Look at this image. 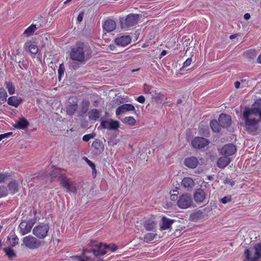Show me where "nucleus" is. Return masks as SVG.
<instances>
[{
	"mask_svg": "<svg viewBox=\"0 0 261 261\" xmlns=\"http://www.w3.org/2000/svg\"><path fill=\"white\" fill-rule=\"evenodd\" d=\"M91 54L92 50L89 46L79 42L71 49L70 57L73 60L84 62L91 58Z\"/></svg>",
	"mask_w": 261,
	"mask_h": 261,
	"instance_id": "1",
	"label": "nucleus"
},
{
	"mask_svg": "<svg viewBox=\"0 0 261 261\" xmlns=\"http://www.w3.org/2000/svg\"><path fill=\"white\" fill-rule=\"evenodd\" d=\"M255 116L250 113L249 111L244 110L243 114V119L244 120V126L246 130L253 135L257 134L258 125L260 119H257Z\"/></svg>",
	"mask_w": 261,
	"mask_h": 261,
	"instance_id": "2",
	"label": "nucleus"
},
{
	"mask_svg": "<svg viewBox=\"0 0 261 261\" xmlns=\"http://www.w3.org/2000/svg\"><path fill=\"white\" fill-rule=\"evenodd\" d=\"M91 246L94 248H91L90 249L87 248L85 252H92V254L94 256L106 254L107 253L105 250L106 249H109L112 252H114L118 249V247L114 244H107L100 243L91 245Z\"/></svg>",
	"mask_w": 261,
	"mask_h": 261,
	"instance_id": "3",
	"label": "nucleus"
},
{
	"mask_svg": "<svg viewBox=\"0 0 261 261\" xmlns=\"http://www.w3.org/2000/svg\"><path fill=\"white\" fill-rule=\"evenodd\" d=\"M244 254L248 260L256 261L261 257V243L255 244L252 248L247 249Z\"/></svg>",
	"mask_w": 261,
	"mask_h": 261,
	"instance_id": "4",
	"label": "nucleus"
},
{
	"mask_svg": "<svg viewBox=\"0 0 261 261\" xmlns=\"http://www.w3.org/2000/svg\"><path fill=\"white\" fill-rule=\"evenodd\" d=\"M61 185L65 189L66 192L69 194H75L78 190V185L70 179L65 176L60 177Z\"/></svg>",
	"mask_w": 261,
	"mask_h": 261,
	"instance_id": "5",
	"label": "nucleus"
},
{
	"mask_svg": "<svg viewBox=\"0 0 261 261\" xmlns=\"http://www.w3.org/2000/svg\"><path fill=\"white\" fill-rule=\"evenodd\" d=\"M49 226L48 224L40 223L33 229V233L40 239H44L48 234Z\"/></svg>",
	"mask_w": 261,
	"mask_h": 261,
	"instance_id": "6",
	"label": "nucleus"
},
{
	"mask_svg": "<svg viewBox=\"0 0 261 261\" xmlns=\"http://www.w3.org/2000/svg\"><path fill=\"white\" fill-rule=\"evenodd\" d=\"M140 15L131 13L128 14L124 19L120 20L121 27L126 29L134 26L139 20Z\"/></svg>",
	"mask_w": 261,
	"mask_h": 261,
	"instance_id": "7",
	"label": "nucleus"
},
{
	"mask_svg": "<svg viewBox=\"0 0 261 261\" xmlns=\"http://www.w3.org/2000/svg\"><path fill=\"white\" fill-rule=\"evenodd\" d=\"M193 200L191 196L185 193L179 196L177 201V206L182 209H186L192 206Z\"/></svg>",
	"mask_w": 261,
	"mask_h": 261,
	"instance_id": "8",
	"label": "nucleus"
},
{
	"mask_svg": "<svg viewBox=\"0 0 261 261\" xmlns=\"http://www.w3.org/2000/svg\"><path fill=\"white\" fill-rule=\"evenodd\" d=\"M22 241L26 247L30 249H37L41 244L40 240L31 235L24 237L22 239Z\"/></svg>",
	"mask_w": 261,
	"mask_h": 261,
	"instance_id": "9",
	"label": "nucleus"
},
{
	"mask_svg": "<svg viewBox=\"0 0 261 261\" xmlns=\"http://www.w3.org/2000/svg\"><path fill=\"white\" fill-rule=\"evenodd\" d=\"M78 98L76 96H71L68 98L66 110L67 114L72 116L77 110Z\"/></svg>",
	"mask_w": 261,
	"mask_h": 261,
	"instance_id": "10",
	"label": "nucleus"
},
{
	"mask_svg": "<svg viewBox=\"0 0 261 261\" xmlns=\"http://www.w3.org/2000/svg\"><path fill=\"white\" fill-rule=\"evenodd\" d=\"M35 219H31L29 221H24L21 222L19 225L18 228L19 232L22 236H24L29 233L33 226H34Z\"/></svg>",
	"mask_w": 261,
	"mask_h": 261,
	"instance_id": "11",
	"label": "nucleus"
},
{
	"mask_svg": "<svg viewBox=\"0 0 261 261\" xmlns=\"http://www.w3.org/2000/svg\"><path fill=\"white\" fill-rule=\"evenodd\" d=\"M210 143V141L203 137H195L191 141L192 146L196 149L204 148Z\"/></svg>",
	"mask_w": 261,
	"mask_h": 261,
	"instance_id": "12",
	"label": "nucleus"
},
{
	"mask_svg": "<svg viewBox=\"0 0 261 261\" xmlns=\"http://www.w3.org/2000/svg\"><path fill=\"white\" fill-rule=\"evenodd\" d=\"M100 127L109 130H116L119 127V122L118 121L112 119L102 121L100 123Z\"/></svg>",
	"mask_w": 261,
	"mask_h": 261,
	"instance_id": "13",
	"label": "nucleus"
},
{
	"mask_svg": "<svg viewBox=\"0 0 261 261\" xmlns=\"http://www.w3.org/2000/svg\"><path fill=\"white\" fill-rule=\"evenodd\" d=\"M237 151L235 145L229 143L225 145L221 150L222 154L225 156H230L234 154Z\"/></svg>",
	"mask_w": 261,
	"mask_h": 261,
	"instance_id": "14",
	"label": "nucleus"
},
{
	"mask_svg": "<svg viewBox=\"0 0 261 261\" xmlns=\"http://www.w3.org/2000/svg\"><path fill=\"white\" fill-rule=\"evenodd\" d=\"M246 111H249L255 116H259L261 119V100H257L252 108H245Z\"/></svg>",
	"mask_w": 261,
	"mask_h": 261,
	"instance_id": "15",
	"label": "nucleus"
},
{
	"mask_svg": "<svg viewBox=\"0 0 261 261\" xmlns=\"http://www.w3.org/2000/svg\"><path fill=\"white\" fill-rule=\"evenodd\" d=\"M86 249L83 250V256L76 255L72 257L76 259L77 261H94L92 257H94L92 252H85ZM96 261H105L104 259L102 258H98Z\"/></svg>",
	"mask_w": 261,
	"mask_h": 261,
	"instance_id": "16",
	"label": "nucleus"
},
{
	"mask_svg": "<svg viewBox=\"0 0 261 261\" xmlns=\"http://www.w3.org/2000/svg\"><path fill=\"white\" fill-rule=\"evenodd\" d=\"M218 120L220 125L223 128H227L229 127L231 123L230 116L223 113L219 115Z\"/></svg>",
	"mask_w": 261,
	"mask_h": 261,
	"instance_id": "17",
	"label": "nucleus"
},
{
	"mask_svg": "<svg viewBox=\"0 0 261 261\" xmlns=\"http://www.w3.org/2000/svg\"><path fill=\"white\" fill-rule=\"evenodd\" d=\"M135 108L134 106L130 103L123 104L118 107L116 110V116H119L122 114L125 113L128 111H134Z\"/></svg>",
	"mask_w": 261,
	"mask_h": 261,
	"instance_id": "18",
	"label": "nucleus"
},
{
	"mask_svg": "<svg viewBox=\"0 0 261 261\" xmlns=\"http://www.w3.org/2000/svg\"><path fill=\"white\" fill-rule=\"evenodd\" d=\"M205 192L201 189H196L193 195L194 199L197 203L203 202L205 199Z\"/></svg>",
	"mask_w": 261,
	"mask_h": 261,
	"instance_id": "19",
	"label": "nucleus"
},
{
	"mask_svg": "<svg viewBox=\"0 0 261 261\" xmlns=\"http://www.w3.org/2000/svg\"><path fill=\"white\" fill-rule=\"evenodd\" d=\"M116 23L112 19H107L102 24V28L106 32L109 33L116 29Z\"/></svg>",
	"mask_w": 261,
	"mask_h": 261,
	"instance_id": "20",
	"label": "nucleus"
},
{
	"mask_svg": "<svg viewBox=\"0 0 261 261\" xmlns=\"http://www.w3.org/2000/svg\"><path fill=\"white\" fill-rule=\"evenodd\" d=\"M174 221V220L167 218L165 216L163 217L160 223V230H164L170 228Z\"/></svg>",
	"mask_w": 261,
	"mask_h": 261,
	"instance_id": "21",
	"label": "nucleus"
},
{
	"mask_svg": "<svg viewBox=\"0 0 261 261\" xmlns=\"http://www.w3.org/2000/svg\"><path fill=\"white\" fill-rule=\"evenodd\" d=\"M184 164L189 168L194 169L198 165V161L196 157L192 156L186 158L184 160Z\"/></svg>",
	"mask_w": 261,
	"mask_h": 261,
	"instance_id": "22",
	"label": "nucleus"
},
{
	"mask_svg": "<svg viewBox=\"0 0 261 261\" xmlns=\"http://www.w3.org/2000/svg\"><path fill=\"white\" fill-rule=\"evenodd\" d=\"M131 41L132 39L129 36H123L115 39V43L118 45L125 46L129 44Z\"/></svg>",
	"mask_w": 261,
	"mask_h": 261,
	"instance_id": "23",
	"label": "nucleus"
},
{
	"mask_svg": "<svg viewBox=\"0 0 261 261\" xmlns=\"http://www.w3.org/2000/svg\"><path fill=\"white\" fill-rule=\"evenodd\" d=\"M29 125V122L28 120L22 117L20 118L17 122L13 125V126L18 129H24L27 128Z\"/></svg>",
	"mask_w": 261,
	"mask_h": 261,
	"instance_id": "24",
	"label": "nucleus"
},
{
	"mask_svg": "<svg viewBox=\"0 0 261 261\" xmlns=\"http://www.w3.org/2000/svg\"><path fill=\"white\" fill-rule=\"evenodd\" d=\"M195 183L193 179L191 177H185L181 181V186L185 189H187V191H191Z\"/></svg>",
	"mask_w": 261,
	"mask_h": 261,
	"instance_id": "25",
	"label": "nucleus"
},
{
	"mask_svg": "<svg viewBox=\"0 0 261 261\" xmlns=\"http://www.w3.org/2000/svg\"><path fill=\"white\" fill-rule=\"evenodd\" d=\"M92 147L96 151L97 153H101L104 150V145L101 141L95 139L92 144Z\"/></svg>",
	"mask_w": 261,
	"mask_h": 261,
	"instance_id": "26",
	"label": "nucleus"
},
{
	"mask_svg": "<svg viewBox=\"0 0 261 261\" xmlns=\"http://www.w3.org/2000/svg\"><path fill=\"white\" fill-rule=\"evenodd\" d=\"M231 162L229 158L226 156L220 157L217 161V165L220 168L223 169L226 167Z\"/></svg>",
	"mask_w": 261,
	"mask_h": 261,
	"instance_id": "27",
	"label": "nucleus"
},
{
	"mask_svg": "<svg viewBox=\"0 0 261 261\" xmlns=\"http://www.w3.org/2000/svg\"><path fill=\"white\" fill-rule=\"evenodd\" d=\"M22 100L21 97L12 96L8 98L7 103L9 105L17 108L22 102Z\"/></svg>",
	"mask_w": 261,
	"mask_h": 261,
	"instance_id": "28",
	"label": "nucleus"
},
{
	"mask_svg": "<svg viewBox=\"0 0 261 261\" xmlns=\"http://www.w3.org/2000/svg\"><path fill=\"white\" fill-rule=\"evenodd\" d=\"M156 223L152 219L146 220L144 223V227L147 231H153L155 229Z\"/></svg>",
	"mask_w": 261,
	"mask_h": 261,
	"instance_id": "29",
	"label": "nucleus"
},
{
	"mask_svg": "<svg viewBox=\"0 0 261 261\" xmlns=\"http://www.w3.org/2000/svg\"><path fill=\"white\" fill-rule=\"evenodd\" d=\"M9 191L11 194L14 195L18 191L19 185L15 180L10 182L8 185Z\"/></svg>",
	"mask_w": 261,
	"mask_h": 261,
	"instance_id": "30",
	"label": "nucleus"
},
{
	"mask_svg": "<svg viewBox=\"0 0 261 261\" xmlns=\"http://www.w3.org/2000/svg\"><path fill=\"white\" fill-rule=\"evenodd\" d=\"M143 91L145 94H149L152 98L156 95L157 92L152 86L146 84L143 85Z\"/></svg>",
	"mask_w": 261,
	"mask_h": 261,
	"instance_id": "31",
	"label": "nucleus"
},
{
	"mask_svg": "<svg viewBox=\"0 0 261 261\" xmlns=\"http://www.w3.org/2000/svg\"><path fill=\"white\" fill-rule=\"evenodd\" d=\"M203 217V210H199L191 214L190 218L193 221H197Z\"/></svg>",
	"mask_w": 261,
	"mask_h": 261,
	"instance_id": "32",
	"label": "nucleus"
},
{
	"mask_svg": "<svg viewBox=\"0 0 261 261\" xmlns=\"http://www.w3.org/2000/svg\"><path fill=\"white\" fill-rule=\"evenodd\" d=\"M210 125L211 129L214 132L219 133L220 131L221 127L219 122L216 120H212L210 121Z\"/></svg>",
	"mask_w": 261,
	"mask_h": 261,
	"instance_id": "33",
	"label": "nucleus"
},
{
	"mask_svg": "<svg viewBox=\"0 0 261 261\" xmlns=\"http://www.w3.org/2000/svg\"><path fill=\"white\" fill-rule=\"evenodd\" d=\"M100 117V112L96 109H92L89 113V118L90 120L96 121Z\"/></svg>",
	"mask_w": 261,
	"mask_h": 261,
	"instance_id": "34",
	"label": "nucleus"
},
{
	"mask_svg": "<svg viewBox=\"0 0 261 261\" xmlns=\"http://www.w3.org/2000/svg\"><path fill=\"white\" fill-rule=\"evenodd\" d=\"M257 55L256 51L254 49H250L244 53V56L249 59H253Z\"/></svg>",
	"mask_w": 261,
	"mask_h": 261,
	"instance_id": "35",
	"label": "nucleus"
},
{
	"mask_svg": "<svg viewBox=\"0 0 261 261\" xmlns=\"http://www.w3.org/2000/svg\"><path fill=\"white\" fill-rule=\"evenodd\" d=\"M90 105V102L88 100L84 99L81 103V112L83 114H85L88 110Z\"/></svg>",
	"mask_w": 261,
	"mask_h": 261,
	"instance_id": "36",
	"label": "nucleus"
},
{
	"mask_svg": "<svg viewBox=\"0 0 261 261\" xmlns=\"http://www.w3.org/2000/svg\"><path fill=\"white\" fill-rule=\"evenodd\" d=\"M37 29L36 25L32 24L24 31L23 34L27 37L30 36L34 34Z\"/></svg>",
	"mask_w": 261,
	"mask_h": 261,
	"instance_id": "37",
	"label": "nucleus"
},
{
	"mask_svg": "<svg viewBox=\"0 0 261 261\" xmlns=\"http://www.w3.org/2000/svg\"><path fill=\"white\" fill-rule=\"evenodd\" d=\"M157 236L155 233L149 232L146 233L144 237V241L146 243H149L153 241Z\"/></svg>",
	"mask_w": 261,
	"mask_h": 261,
	"instance_id": "38",
	"label": "nucleus"
},
{
	"mask_svg": "<svg viewBox=\"0 0 261 261\" xmlns=\"http://www.w3.org/2000/svg\"><path fill=\"white\" fill-rule=\"evenodd\" d=\"M6 89L8 90L9 93L12 95L15 93V87L12 83L6 82L5 83Z\"/></svg>",
	"mask_w": 261,
	"mask_h": 261,
	"instance_id": "39",
	"label": "nucleus"
},
{
	"mask_svg": "<svg viewBox=\"0 0 261 261\" xmlns=\"http://www.w3.org/2000/svg\"><path fill=\"white\" fill-rule=\"evenodd\" d=\"M4 250L6 253V254L8 256L9 258H12L16 256L15 253L11 247L5 248Z\"/></svg>",
	"mask_w": 261,
	"mask_h": 261,
	"instance_id": "40",
	"label": "nucleus"
},
{
	"mask_svg": "<svg viewBox=\"0 0 261 261\" xmlns=\"http://www.w3.org/2000/svg\"><path fill=\"white\" fill-rule=\"evenodd\" d=\"M123 122L125 124H127L133 126L135 124L136 121L133 117L128 116L125 117L123 119Z\"/></svg>",
	"mask_w": 261,
	"mask_h": 261,
	"instance_id": "41",
	"label": "nucleus"
},
{
	"mask_svg": "<svg viewBox=\"0 0 261 261\" xmlns=\"http://www.w3.org/2000/svg\"><path fill=\"white\" fill-rule=\"evenodd\" d=\"M25 45L28 47L29 51L33 54H36L38 51L37 46L34 44H29L28 43H25Z\"/></svg>",
	"mask_w": 261,
	"mask_h": 261,
	"instance_id": "42",
	"label": "nucleus"
},
{
	"mask_svg": "<svg viewBox=\"0 0 261 261\" xmlns=\"http://www.w3.org/2000/svg\"><path fill=\"white\" fill-rule=\"evenodd\" d=\"M62 171L58 168H55L51 172L49 173V176L51 178H55L59 176V174H62Z\"/></svg>",
	"mask_w": 261,
	"mask_h": 261,
	"instance_id": "43",
	"label": "nucleus"
},
{
	"mask_svg": "<svg viewBox=\"0 0 261 261\" xmlns=\"http://www.w3.org/2000/svg\"><path fill=\"white\" fill-rule=\"evenodd\" d=\"M65 71V67L63 65V64L62 63L60 65L59 68L58 69V77L59 80H61V78L62 76L64 74Z\"/></svg>",
	"mask_w": 261,
	"mask_h": 261,
	"instance_id": "44",
	"label": "nucleus"
},
{
	"mask_svg": "<svg viewBox=\"0 0 261 261\" xmlns=\"http://www.w3.org/2000/svg\"><path fill=\"white\" fill-rule=\"evenodd\" d=\"M8 194V191L6 187L0 186V198L5 197Z\"/></svg>",
	"mask_w": 261,
	"mask_h": 261,
	"instance_id": "45",
	"label": "nucleus"
},
{
	"mask_svg": "<svg viewBox=\"0 0 261 261\" xmlns=\"http://www.w3.org/2000/svg\"><path fill=\"white\" fill-rule=\"evenodd\" d=\"M232 200V198L231 195L224 196L223 198L220 199V201L223 203L226 204L228 202H230Z\"/></svg>",
	"mask_w": 261,
	"mask_h": 261,
	"instance_id": "46",
	"label": "nucleus"
},
{
	"mask_svg": "<svg viewBox=\"0 0 261 261\" xmlns=\"http://www.w3.org/2000/svg\"><path fill=\"white\" fill-rule=\"evenodd\" d=\"M84 159H85V160L86 161L87 163L88 164V165L92 168V172L93 173L94 171H96L95 165L94 163H93L90 160H88L86 157H85Z\"/></svg>",
	"mask_w": 261,
	"mask_h": 261,
	"instance_id": "47",
	"label": "nucleus"
},
{
	"mask_svg": "<svg viewBox=\"0 0 261 261\" xmlns=\"http://www.w3.org/2000/svg\"><path fill=\"white\" fill-rule=\"evenodd\" d=\"M7 97V93L5 90L1 88H0V99H6Z\"/></svg>",
	"mask_w": 261,
	"mask_h": 261,
	"instance_id": "48",
	"label": "nucleus"
},
{
	"mask_svg": "<svg viewBox=\"0 0 261 261\" xmlns=\"http://www.w3.org/2000/svg\"><path fill=\"white\" fill-rule=\"evenodd\" d=\"M18 238L16 235H12L11 240V244L12 247L15 246L17 244H18Z\"/></svg>",
	"mask_w": 261,
	"mask_h": 261,
	"instance_id": "49",
	"label": "nucleus"
},
{
	"mask_svg": "<svg viewBox=\"0 0 261 261\" xmlns=\"http://www.w3.org/2000/svg\"><path fill=\"white\" fill-rule=\"evenodd\" d=\"M192 62V58H188L183 63L182 67L180 69V71H181L182 69L185 67H188Z\"/></svg>",
	"mask_w": 261,
	"mask_h": 261,
	"instance_id": "50",
	"label": "nucleus"
},
{
	"mask_svg": "<svg viewBox=\"0 0 261 261\" xmlns=\"http://www.w3.org/2000/svg\"><path fill=\"white\" fill-rule=\"evenodd\" d=\"M164 97L165 96L163 94L157 91L156 93V95L153 97L152 98H154L157 100H161L162 101Z\"/></svg>",
	"mask_w": 261,
	"mask_h": 261,
	"instance_id": "51",
	"label": "nucleus"
},
{
	"mask_svg": "<svg viewBox=\"0 0 261 261\" xmlns=\"http://www.w3.org/2000/svg\"><path fill=\"white\" fill-rule=\"evenodd\" d=\"M94 137V135L92 134H87L83 137V140L85 142H88L91 139L93 138Z\"/></svg>",
	"mask_w": 261,
	"mask_h": 261,
	"instance_id": "52",
	"label": "nucleus"
},
{
	"mask_svg": "<svg viewBox=\"0 0 261 261\" xmlns=\"http://www.w3.org/2000/svg\"><path fill=\"white\" fill-rule=\"evenodd\" d=\"M8 177V175L7 174L0 173V183L5 182Z\"/></svg>",
	"mask_w": 261,
	"mask_h": 261,
	"instance_id": "53",
	"label": "nucleus"
},
{
	"mask_svg": "<svg viewBox=\"0 0 261 261\" xmlns=\"http://www.w3.org/2000/svg\"><path fill=\"white\" fill-rule=\"evenodd\" d=\"M12 134H13L12 132H9L7 133L0 135V141H1L2 139H3L5 138H8V137H10V136H11L12 135Z\"/></svg>",
	"mask_w": 261,
	"mask_h": 261,
	"instance_id": "54",
	"label": "nucleus"
},
{
	"mask_svg": "<svg viewBox=\"0 0 261 261\" xmlns=\"http://www.w3.org/2000/svg\"><path fill=\"white\" fill-rule=\"evenodd\" d=\"M84 15V12H81L79 13V14L78 15L77 17V21L79 22H81L83 20Z\"/></svg>",
	"mask_w": 261,
	"mask_h": 261,
	"instance_id": "55",
	"label": "nucleus"
},
{
	"mask_svg": "<svg viewBox=\"0 0 261 261\" xmlns=\"http://www.w3.org/2000/svg\"><path fill=\"white\" fill-rule=\"evenodd\" d=\"M137 101H138L140 103H143L145 102V99L144 96L140 95L139 97H137L136 99Z\"/></svg>",
	"mask_w": 261,
	"mask_h": 261,
	"instance_id": "56",
	"label": "nucleus"
},
{
	"mask_svg": "<svg viewBox=\"0 0 261 261\" xmlns=\"http://www.w3.org/2000/svg\"><path fill=\"white\" fill-rule=\"evenodd\" d=\"M224 184H228L230 185L231 187L235 185V181L233 180H230L229 179H226L224 181Z\"/></svg>",
	"mask_w": 261,
	"mask_h": 261,
	"instance_id": "57",
	"label": "nucleus"
},
{
	"mask_svg": "<svg viewBox=\"0 0 261 261\" xmlns=\"http://www.w3.org/2000/svg\"><path fill=\"white\" fill-rule=\"evenodd\" d=\"M173 192H175L176 193L173 194L171 195V199L172 200H175L176 199V195L177 194L178 192L176 190H173Z\"/></svg>",
	"mask_w": 261,
	"mask_h": 261,
	"instance_id": "58",
	"label": "nucleus"
},
{
	"mask_svg": "<svg viewBox=\"0 0 261 261\" xmlns=\"http://www.w3.org/2000/svg\"><path fill=\"white\" fill-rule=\"evenodd\" d=\"M70 67L75 69L78 67V64L74 62L71 63L70 64Z\"/></svg>",
	"mask_w": 261,
	"mask_h": 261,
	"instance_id": "59",
	"label": "nucleus"
},
{
	"mask_svg": "<svg viewBox=\"0 0 261 261\" xmlns=\"http://www.w3.org/2000/svg\"><path fill=\"white\" fill-rule=\"evenodd\" d=\"M205 137H208L210 136V132L208 128L204 130L202 134Z\"/></svg>",
	"mask_w": 261,
	"mask_h": 261,
	"instance_id": "60",
	"label": "nucleus"
},
{
	"mask_svg": "<svg viewBox=\"0 0 261 261\" xmlns=\"http://www.w3.org/2000/svg\"><path fill=\"white\" fill-rule=\"evenodd\" d=\"M202 210L203 211V213H208L212 210V208H211V207H206L204 208Z\"/></svg>",
	"mask_w": 261,
	"mask_h": 261,
	"instance_id": "61",
	"label": "nucleus"
},
{
	"mask_svg": "<svg viewBox=\"0 0 261 261\" xmlns=\"http://www.w3.org/2000/svg\"><path fill=\"white\" fill-rule=\"evenodd\" d=\"M244 17L245 19L248 20L250 18V15L249 13H245Z\"/></svg>",
	"mask_w": 261,
	"mask_h": 261,
	"instance_id": "62",
	"label": "nucleus"
},
{
	"mask_svg": "<svg viewBox=\"0 0 261 261\" xmlns=\"http://www.w3.org/2000/svg\"><path fill=\"white\" fill-rule=\"evenodd\" d=\"M240 82L239 81H236L235 82L234 85L236 88H239L240 86Z\"/></svg>",
	"mask_w": 261,
	"mask_h": 261,
	"instance_id": "63",
	"label": "nucleus"
},
{
	"mask_svg": "<svg viewBox=\"0 0 261 261\" xmlns=\"http://www.w3.org/2000/svg\"><path fill=\"white\" fill-rule=\"evenodd\" d=\"M257 61L259 63L261 64V54L259 55L257 58Z\"/></svg>",
	"mask_w": 261,
	"mask_h": 261,
	"instance_id": "64",
	"label": "nucleus"
}]
</instances>
